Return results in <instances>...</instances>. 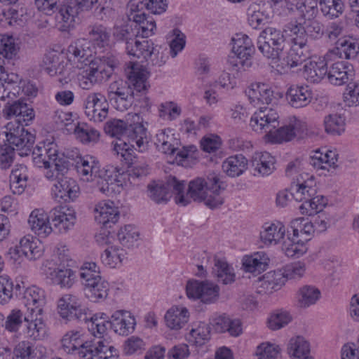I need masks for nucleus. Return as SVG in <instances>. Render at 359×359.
Masks as SVG:
<instances>
[{"instance_id": "49", "label": "nucleus", "mask_w": 359, "mask_h": 359, "mask_svg": "<svg viewBox=\"0 0 359 359\" xmlns=\"http://www.w3.org/2000/svg\"><path fill=\"white\" fill-rule=\"evenodd\" d=\"M210 327L205 323H200L196 327L192 328L186 338L192 346H201L210 339Z\"/></svg>"}, {"instance_id": "32", "label": "nucleus", "mask_w": 359, "mask_h": 359, "mask_svg": "<svg viewBox=\"0 0 359 359\" xmlns=\"http://www.w3.org/2000/svg\"><path fill=\"white\" fill-rule=\"evenodd\" d=\"M304 218H297L291 222V228L292 229L293 236L290 241V238L288 243L284 241L283 248L285 252V255L287 257L299 256L302 255L303 252L299 249V245L302 246L309 241L311 238L308 236H300L299 232V225L302 224V222H304Z\"/></svg>"}, {"instance_id": "48", "label": "nucleus", "mask_w": 359, "mask_h": 359, "mask_svg": "<svg viewBox=\"0 0 359 359\" xmlns=\"http://www.w3.org/2000/svg\"><path fill=\"white\" fill-rule=\"evenodd\" d=\"M80 306V300L76 296L66 294L58 300V313L62 318L69 320L73 316L74 311Z\"/></svg>"}, {"instance_id": "22", "label": "nucleus", "mask_w": 359, "mask_h": 359, "mask_svg": "<svg viewBox=\"0 0 359 359\" xmlns=\"http://www.w3.org/2000/svg\"><path fill=\"white\" fill-rule=\"evenodd\" d=\"M54 229L59 233H65L72 229L76 222L75 212L66 207H57L50 212Z\"/></svg>"}, {"instance_id": "7", "label": "nucleus", "mask_w": 359, "mask_h": 359, "mask_svg": "<svg viewBox=\"0 0 359 359\" xmlns=\"http://www.w3.org/2000/svg\"><path fill=\"white\" fill-rule=\"evenodd\" d=\"M337 47L330 49L325 55L324 59L311 60L304 65L303 74L304 78L311 83H318L325 76L328 81L337 84Z\"/></svg>"}, {"instance_id": "41", "label": "nucleus", "mask_w": 359, "mask_h": 359, "mask_svg": "<svg viewBox=\"0 0 359 359\" xmlns=\"http://www.w3.org/2000/svg\"><path fill=\"white\" fill-rule=\"evenodd\" d=\"M285 234V226L280 223L265 224L260 232L262 242L266 245H276Z\"/></svg>"}, {"instance_id": "23", "label": "nucleus", "mask_w": 359, "mask_h": 359, "mask_svg": "<svg viewBox=\"0 0 359 359\" xmlns=\"http://www.w3.org/2000/svg\"><path fill=\"white\" fill-rule=\"evenodd\" d=\"M55 14V26L61 32H68L79 22L78 15L80 11L78 7L70 5L60 4Z\"/></svg>"}, {"instance_id": "2", "label": "nucleus", "mask_w": 359, "mask_h": 359, "mask_svg": "<svg viewBox=\"0 0 359 359\" xmlns=\"http://www.w3.org/2000/svg\"><path fill=\"white\" fill-rule=\"evenodd\" d=\"M61 348L67 354H78L81 359H117L118 351L106 339L86 341L80 330H70L61 339Z\"/></svg>"}, {"instance_id": "19", "label": "nucleus", "mask_w": 359, "mask_h": 359, "mask_svg": "<svg viewBox=\"0 0 359 359\" xmlns=\"http://www.w3.org/2000/svg\"><path fill=\"white\" fill-rule=\"evenodd\" d=\"M109 103L102 93H90L85 100V114L90 121L102 122L108 115Z\"/></svg>"}, {"instance_id": "64", "label": "nucleus", "mask_w": 359, "mask_h": 359, "mask_svg": "<svg viewBox=\"0 0 359 359\" xmlns=\"http://www.w3.org/2000/svg\"><path fill=\"white\" fill-rule=\"evenodd\" d=\"M35 355L33 346L29 341H22L14 348L12 359H34Z\"/></svg>"}, {"instance_id": "57", "label": "nucleus", "mask_w": 359, "mask_h": 359, "mask_svg": "<svg viewBox=\"0 0 359 359\" xmlns=\"http://www.w3.org/2000/svg\"><path fill=\"white\" fill-rule=\"evenodd\" d=\"M124 258V250L115 246L107 248L101 255L102 263L110 268H116Z\"/></svg>"}, {"instance_id": "26", "label": "nucleus", "mask_w": 359, "mask_h": 359, "mask_svg": "<svg viewBox=\"0 0 359 359\" xmlns=\"http://www.w3.org/2000/svg\"><path fill=\"white\" fill-rule=\"evenodd\" d=\"M67 59L78 67L93 61L89 43L85 39H79L72 43L67 48Z\"/></svg>"}, {"instance_id": "44", "label": "nucleus", "mask_w": 359, "mask_h": 359, "mask_svg": "<svg viewBox=\"0 0 359 359\" xmlns=\"http://www.w3.org/2000/svg\"><path fill=\"white\" fill-rule=\"evenodd\" d=\"M189 313L184 307H172L165 315L166 325L172 330L181 329L189 320Z\"/></svg>"}, {"instance_id": "50", "label": "nucleus", "mask_w": 359, "mask_h": 359, "mask_svg": "<svg viewBox=\"0 0 359 359\" xmlns=\"http://www.w3.org/2000/svg\"><path fill=\"white\" fill-rule=\"evenodd\" d=\"M28 175L27 167L17 165L11 171L10 175L11 189L15 194H20L26 187Z\"/></svg>"}, {"instance_id": "62", "label": "nucleus", "mask_w": 359, "mask_h": 359, "mask_svg": "<svg viewBox=\"0 0 359 359\" xmlns=\"http://www.w3.org/2000/svg\"><path fill=\"white\" fill-rule=\"evenodd\" d=\"M117 237L123 246L130 248L138 240L139 232L135 226L128 224L121 228Z\"/></svg>"}, {"instance_id": "14", "label": "nucleus", "mask_w": 359, "mask_h": 359, "mask_svg": "<svg viewBox=\"0 0 359 359\" xmlns=\"http://www.w3.org/2000/svg\"><path fill=\"white\" fill-rule=\"evenodd\" d=\"M126 175L118 168L110 167L102 170V172L96 176V187L102 194L111 196L116 192H120L122 187L126 184Z\"/></svg>"}, {"instance_id": "31", "label": "nucleus", "mask_w": 359, "mask_h": 359, "mask_svg": "<svg viewBox=\"0 0 359 359\" xmlns=\"http://www.w3.org/2000/svg\"><path fill=\"white\" fill-rule=\"evenodd\" d=\"M113 36L117 41H125L126 51L128 55L132 56L141 43L137 40V33L135 31L133 25L125 24L120 26H114Z\"/></svg>"}, {"instance_id": "25", "label": "nucleus", "mask_w": 359, "mask_h": 359, "mask_svg": "<svg viewBox=\"0 0 359 359\" xmlns=\"http://www.w3.org/2000/svg\"><path fill=\"white\" fill-rule=\"evenodd\" d=\"M287 103L294 108L306 107L313 99V93L308 86L294 84L290 86L285 94Z\"/></svg>"}, {"instance_id": "37", "label": "nucleus", "mask_w": 359, "mask_h": 359, "mask_svg": "<svg viewBox=\"0 0 359 359\" xmlns=\"http://www.w3.org/2000/svg\"><path fill=\"white\" fill-rule=\"evenodd\" d=\"M337 153L327 150L325 153L320 150L314 151L309 158V164L317 170H326L332 174L336 170Z\"/></svg>"}, {"instance_id": "21", "label": "nucleus", "mask_w": 359, "mask_h": 359, "mask_svg": "<svg viewBox=\"0 0 359 359\" xmlns=\"http://www.w3.org/2000/svg\"><path fill=\"white\" fill-rule=\"evenodd\" d=\"M232 52L236 55L239 60L236 65L240 64L243 67H250V61L255 53V48L252 40L243 34H236L231 39Z\"/></svg>"}, {"instance_id": "20", "label": "nucleus", "mask_w": 359, "mask_h": 359, "mask_svg": "<svg viewBox=\"0 0 359 359\" xmlns=\"http://www.w3.org/2000/svg\"><path fill=\"white\" fill-rule=\"evenodd\" d=\"M39 311L25 313L22 332L25 337L34 341L43 340L47 337V327L43 313H39Z\"/></svg>"}, {"instance_id": "59", "label": "nucleus", "mask_w": 359, "mask_h": 359, "mask_svg": "<svg viewBox=\"0 0 359 359\" xmlns=\"http://www.w3.org/2000/svg\"><path fill=\"white\" fill-rule=\"evenodd\" d=\"M25 324V314L18 309L11 311L4 321L3 327L9 332L16 333Z\"/></svg>"}, {"instance_id": "9", "label": "nucleus", "mask_w": 359, "mask_h": 359, "mask_svg": "<svg viewBox=\"0 0 359 359\" xmlns=\"http://www.w3.org/2000/svg\"><path fill=\"white\" fill-rule=\"evenodd\" d=\"M67 172H55L48 170L44 172L45 177L49 181H55L51 193L58 202L73 201L79 196V186L76 180L65 176Z\"/></svg>"}, {"instance_id": "39", "label": "nucleus", "mask_w": 359, "mask_h": 359, "mask_svg": "<svg viewBox=\"0 0 359 359\" xmlns=\"http://www.w3.org/2000/svg\"><path fill=\"white\" fill-rule=\"evenodd\" d=\"M24 304L27 309V312L43 313V307L46 304V295L43 290L32 286L25 290L24 292Z\"/></svg>"}, {"instance_id": "38", "label": "nucleus", "mask_w": 359, "mask_h": 359, "mask_svg": "<svg viewBox=\"0 0 359 359\" xmlns=\"http://www.w3.org/2000/svg\"><path fill=\"white\" fill-rule=\"evenodd\" d=\"M275 158L269 153H255L252 158L251 166L255 176H267L275 169Z\"/></svg>"}, {"instance_id": "58", "label": "nucleus", "mask_w": 359, "mask_h": 359, "mask_svg": "<svg viewBox=\"0 0 359 359\" xmlns=\"http://www.w3.org/2000/svg\"><path fill=\"white\" fill-rule=\"evenodd\" d=\"M74 131L76 137L83 143L95 142L100 137V133L86 123L74 126Z\"/></svg>"}, {"instance_id": "18", "label": "nucleus", "mask_w": 359, "mask_h": 359, "mask_svg": "<svg viewBox=\"0 0 359 359\" xmlns=\"http://www.w3.org/2000/svg\"><path fill=\"white\" fill-rule=\"evenodd\" d=\"M279 115L276 110L269 107H260L250 118V125L255 132L269 135L279 126Z\"/></svg>"}, {"instance_id": "34", "label": "nucleus", "mask_w": 359, "mask_h": 359, "mask_svg": "<svg viewBox=\"0 0 359 359\" xmlns=\"http://www.w3.org/2000/svg\"><path fill=\"white\" fill-rule=\"evenodd\" d=\"M50 219V215H48L43 210L35 209L29 217L28 224L32 231L39 237L46 238L53 231Z\"/></svg>"}, {"instance_id": "55", "label": "nucleus", "mask_w": 359, "mask_h": 359, "mask_svg": "<svg viewBox=\"0 0 359 359\" xmlns=\"http://www.w3.org/2000/svg\"><path fill=\"white\" fill-rule=\"evenodd\" d=\"M14 253L18 257L25 256L29 259H35L41 255L36 243L29 238L24 237L14 249Z\"/></svg>"}, {"instance_id": "3", "label": "nucleus", "mask_w": 359, "mask_h": 359, "mask_svg": "<svg viewBox=\"0 0 359 359\" xmlns=\"http://www.w3.org/2000/svg\"><path fill=\"white\" fill-rule=\"evenodd\" d=\"M226 188L220 175L210 173L205 177H196L189 183L187 194L196 202H204L210 209H215L224 203L220 194Z\"/></svg>"}, {"instance_id": "43", "label": "nucleus", "mask_w": 359, "mask_h": 359, "mask_svg": "<svg viewBox=\"0 0 359 359\" xmlns=\"http://www.w3.org/2000/svg\"><path fill=\"white\" fill-rule=\"evenodd\" d=\"M222 167L228 176L238 177L247 169L248 160L242 154L231 156L222 163Z\"/></svg>"}, {"instance_id": "53", "label": "nucleus", "mask_w": 359, "mask_h": 359, "mask_svg": "<svg viewBox=\"0 0 359 359\" xmlns=\"http://www.w3.org/2000/svg\"><path fill=\"white\" fill-rule=\"evenodd\" d=\"M338 57L345 59H353L355 57L359 52V45L355 39L351 36H346L338 39Z\"/></svg>"}, {"instance_id": "36", "label": "nucleus", "mask_w": 359, "mask_h": 359, "mask_svg": "<svg viewBox=\"0 0 359 359\" xmlns=\"http://www.w3.org/2000/svg\"><path fill=\"white\" fill-rule=\"evenodd\" d=\"M210 325L217 333L229 332L232 337H238L242 332V325L238 319H231L225 314L213 317Z\"/></svg>"}, {"instance_id": "45", "label": "nucleus", "mask_w": 359, "mask_h": 359, "mask_svg": "<svg viewBox=\"0 0 359 359\" xmlns=\"http://www.w3.org/2000/svg\"><path fill=\"white\" fill-rule=\"evenodd\" d=\"M233 271V268L229 265L225 259L214 258V266L212 273L217 278L218 282L224 285L234 282L235 273Z\"/></svg>"}, {"instance_id": "12", "label": "nucleus", "mask_w": 359, "mask_h": 359, "mask_svg": "<svg viewBox=\"0 0 359 359\" xmlns=\"http://www.w3.org/2000/svg\"><path fill=\"white\" fill-rule=\"evenodd\" d=\"M80 72L77 74L79 86L84 90L92 88L95 84L107 81L111 76L104 64L100 60L90 61L83 65H78Z\"/></svg>"}, {"instance_id": "8", "label": "nucleus", "mask_w": 359, "mask_h": 359, "mask_svg": "<svg viewBox=\"0 0 359 359\" xmlns=\"http://www.w3.org/2000/svg\"><path fill=\"white\" fill-rule=\"evenodd\" d=\"M149 198L156 203H166L171 197V193L176 194L177 204L186 206L189 199L184 195V181H179L175 176H169L165 184L153 182L147 187Z\"/></svg>"}, {"instance_id": "15", "label": "nucleus", "mask_w": 359, "mask_h": 359, "mask_svg": "<svg viewBox=\"0 0 359 359\" xmlns=\"http://www.w3.org/2000/svg\"><path fill=\"white\" fill-rule=\"evenodd\" d=\"M138 59L147 62L149 67H160L163 66L168 59V52L161 46L154 43L151 40H143L132 55Z\"/></svg>"}, {"instance_id": "1", "label": "nucleus", "mask_w": 359, "mask_h": 359, "mask_svg": "<svg viewBox=\"0 0 359 359\" xmlns=\"http://www.w3.org/2000/svg\"><path fill=\"white\" fill-rule=\"evenodd\" d=\"M125 72L133 88L123 80L115 81L109 85L106 97L108 102L121 111L128 110L133 105L134 90L141 93L145 91L148 86L147 72L138 63L130 62Z\"/></svg>"}, {"instance_id": "46", "label": "nucleus", "mask_w": 359, "mask_h": 359, "mask_svg": "<svg viewBox=\"0 0 359 359\" xmlns=\"http://www.w3.org/2000/svg\"><path fill=\"white\" fill-rule=\"evenodd\" d=\"M88 36L95 48L102 50L109 45L110 33L102 25L95 24L89 26Z\"/></svg>"}, {"instance_id": "27", "label": "nucleus", "mask_w": 359, "mask_h": 359, "mask_svg": "<svg viewBox=\"0 0 359 359\" xmlns=\"http://www.w3.org/2000/svg\"><path fill=\"white\" fill-rule=\"evenodd\" d=\"M41 144H43L42 151L48 154V161H51L53 171L68 172L70 162L63 153L59 151L57 143L46 140Z\"/></svg>"}, {"instance_id": "52", "label": "nucleus", "mask_w": 359, "mask_h": 359, "mask_svg": "<svg viewBox=\"0 0 359 359\" xmlns=\"http://www.w3.org/2000/svg\"><path fill=\"white\" fill-rule=\"evenodd\" d=\"M296 187V192L294 194V198L297 201H303L304 203L316 195V182L312 176L308 177L302 182H298Z\"/></svg>"}, {"instance_id": "10", "label": "nucleus", "mask_w": 359, "mask_h": 359, "mask_svg": "<svg viewBox=\"0 0 359 359\" xmlns=\"http://www.w3.org/2000/svg\"><path fill=\"white\" fill-rule=\"evenodd\" d=\"M285 43V39L283 32L272 27L264 29L257 39L258 50L269 59L279 57Z\"/></svg>"}, {"instance_id": "17", "label": "nucleus", "mask_w": 359, "mask_h": 359, "mask_svg": "<svg viewBox=\"0 0 359 359\" xmlns=\"http://www.w3.org/2000/svg\"><path fill=\"white\" fill-rule=\"evenodd\" d=\"M306 130L304 123L293 117L287 123L277 127L271 133L266 135V137L272 143H282L291 141L297 136H301Z\"/></svg>"}, {"instance_id": "61", "label": "nucleus", "mask_w": 359, "mask_h": 359, "mask_svg": "<svg viewBox=\"0 0 359 359\" xmlns=\"http://www.w3.org/2000/svg\"><path fill=\"white\" fill-rule=\"evenodd\" d=\"M342 102L346 107L359 106V80L344 87L342 92Z\"/></svg>"}, {"instance_id": "35", "label": "nucleus", "mask_w": 359, "mask_h": 359, "mask_svg": "<svg viewBox=\"0 0 359 359\" xmlns=\"http://www.w3.org/2000/svg\"><path fill=\"white\" fill-rule=\"evenodd\" d=\"M76 170L83 180L94 181L102 172L100 162L93 156L79 157L76 161Z\"/></svg>"}, {"instance_id": "24", "label": "nucleus", "mask_w": 359, "mask_h": 359, "mask_svg": "<svg viewBox=\"0 0 359 359\" xmlns=\"http://www.w3.org/2000/svg\"><path fill=\"white\" fill-rule=\"evenodd\" d=\"M95 220L105 229L111 228L119 219V211L111 201H102L95 207Z\"/></svg>"}, {"instance_id": "28", "label": "nucleus", "mask_w": 359, "mask_h": 359, "mask_svg": "<svg viewBox=\"0 0 359 359\" xmlns=\"http://www.w3.org/2000/svg\"><path fill=\"white\" fill-rule=\"evenodd\" d=\"M128 16L133 25L137 36L140 35L143 38H148L154 34L156 22L152 16L147 15L144 12L140 11H132Z\"/></svg>"}, {"instance_id": "6", "label": "nucleus", "mask_w": 359, "mask_h": 359, "mask_svg": "<svg viewBox=\"0 0 359 359\" xmlns=\"http://www.w3.org/2000/svg\"><path fill=\"white\" fill-rule=\"evenodd\" d=\"M90 329L97 332L98 339H103L108 328L121 336H128L135 330L136 320L131 313L126 310H117L109 318L106 313H100V318L94 319Z\"/></svg>"}, {"instance_id": "33", "label": "nucleus", "mask_w": 359, "mask_h": 359, "mask_svg": "<svg viewBox=\"0 0 359 359\" xmlns=\"http://www.w3.org/2000/svg\"><path fill=\"white\" fill-rule=\"evenodd\" d=\"M71 267L66 266H57L53 269L49 267L46 271L47 277L54 285L61 288H70L76 280V272Z\"/></svg>"}, {"instance_id": "51", "label": "nucleus", "mask_w": 359, "mask_h": 359, "mask_svg": "<svg viewBox=\"0 0 359 359\" xmlns=\"http://www.w3.org/2000/svg\"><path fill=\"white\" fill-rule=\"evenodd\" d=\"M320 291L313 285H304L299 288L297 294L298 303L302 308L315 304L320 298Z\"/></svg>"}, {"instance_id": "56", "label": "nucleus", "mask_w": 359, "mask_h": 359, "mask_svg": "<svg viewBox=\"0 0 359 359\" xmlns=\"http://www.w3.org/2000/svg\"><path fill=\"white\" fill-rule=\"evenodd\" d=\"M288 353L294 358H304L309 357L310 352L309 344L302 337L298 336L292 338L288 344Z\"/></svg>"}, {"instance_id": "16", "label": "nucleus", "mask_w": 359, "mask_h": 359, "mask_svg": "<svg viewBox=\"0 0 359 359\" xmlns=\"http://www.w3.org/2000/svg\"><path fill=\"white\" fill-rule=\"evenodd\" d=\"M189 299H200L205 304L215 302L219 297V287L209 281L189 280L186 287Z\"/></svg>"}, {"instance_id": "5", "label": "nucleus", "mask_w": 359, "mask_h": 359, "mask_svg": "<svg viewBox=\"0 0 359 359\" xmlns=\"http://www.w3.org/2000/svg\"><path fill=\"white\" fill-rule=\"evenodd\" d=\"M284 32L291 42V48L284 60L290 67H297L311 57V48L303 22L294 20L288 22Z\"/></svg>"}, {"instance_id": "13", "label": "nucleus", "mask_w": 359, "mask_h": 359, "mask_svg": "<svg viewBox=\"0 0 359 359\" xmlns=\"http://www.w3.org/2000/svg\"><path fill=\"white\" fill-rule=\"evenodd\" d=\"M6 137L8 144L19 151L21 156H29L35 141V136L24 128L23 124L10 122L6 125Z\"/></svg>"}, {"instance_id": "29", "label": "nucleus", "mask_w": 359, "mask_h": 359, "mask_svg": "<svg viewBox=\"0 0 359 359\" xmlns=\"http://www.w3.org/2000/svg\"><path fill=\"white\" fill-rule=\"evenodd\" d=\"M318 2L320 9L327 20L337 17V0H309L306 1L305 20L313 18L318 13Z\"/></svg>"}, {"instance_id": "54", "label": "nucleus", "mask_w": 359, "mask_h": 359, "mask_svg": "<svg viewBox=\"0 0 359 359\" xmlns=\"http://www.w3.org/2000/svg\"><path fill=\"white\" fill-rule=\"evenodd\" d=\"M83 288L102 278L99 266L95 262H86L80 269L79 273Z\"/></svg>"}, {"instance_id": "60", "label": "nucleus", "mask_w": 359, "mask_h": 359, "mask_svg": "<svg viewBox=\"0 0 359 359\" xmlns=\"http://www.w3.org/2000/svg\"><path fill=\"white\" fill-rule=\"evenodd\" d=\"M326 203L327 200L323 196L315 195L304 202L299 206V210L303 215H313L320 212Z\"/></svg>"}, {"instance_id": "30", "label": "nucleus", "mask_w": 359, "mask_h": 359, "mask_svg": "<svg viewBox=\"0 0 359 359\" xmlns=\"http://www.w3.org/2000/svg\"><path fill=\"white\" fill-rule=\"evenodd\" d=\"M250 102L255 107L262 104H269L274 98L273 91L268 84L264 83H252L245 90Z\"/></svg>"}, {"instance_id": "47", "label": "nucleus", "mask_w": 359, "mask_h": 359, "mask_svg": "<svg viewBox=\"0 0 359 359\" xmlns=\"http://www.w3.org/2000/svg\"><path fill=\"white\" fill-rule=\"evenodd\" d=\"M86 297L90 301L96 302L104 300L108 296L109 285L102 278H98L95 283L83 288Z\"/></svg>"}, {"instance_id": "11", "label": "nucleus", "mask_w": 359, "mask_h": 359, "mask_svg": "<svg viewBox=\"0 0 359 359\" xmlns=\"http://www.w3.org/2000/svg\"><path fill=\"white\" fill-rule=\"evenodd\" d=\"M156 147L165 154L172 155L176 153V159L182 161L187 158L196 157V147L190 145L179 149L180 140L170 130H161L156 134Z\"/></svg>"}, {"instance_id": "42", "label": "nucleus", "mask_w": 359, "mask_h": 359, "mask_svg": "<svg viewBox=\"0 0 359 359\" xmlns=\"http://www.w3.org/2000/svg\"><path fill=\"white\" fill-rule=\"evenodd\" d=\"M269 260V258L263 252L245 255L242 259L243 268L246 272L259 274L266 270Z\"/></svg>"}, {"instance_id": "40", "label": "nucleus", "mask_w": 359, "mask_h": 359, "mask_svg": "<svg viewBox=\"0 0 359 359\" xmlns=\"http://www.w3.org/2000/svg\"><path fill=\"white\" fill-rule=\"evenodd\" d=\"M5 65V60L0 57V100L9 97L11 93L15 95L14 85L20 81L17 74L8 73Z\"/></svg>"}, {"instance_id": "63", "label": "nucleus", "mask_w": 359, "mask_h": 359, "mask_svg": "<svg viewBox=\"0 0 359 359\" xmlns=\"http://www.w3.org/2000/svg\"><path fill=\"white\" fill-rule=\"evenodd\" d=\"M129 123H126L121 119H113L108 121L104 128L107 134L111 137H116V140L123 139V135L126 129H128Z\"/></svg>"}, {"instance_id": "4", "label": "nucleus", "mask_w": 359, "mask_h": 359, "mask_svg": "<svg viewBox=\"0 0 359 359\" xmlns=\"http://www.w3.org/2000/svg\"><path fill=\"white\" fill-rule=\"evenodd\" d=\"M134 123H129L123 139L116 140L114 143V151L116 156H121V161L129 163L132 161L134 150L144 152L148 149L149 138L147 129L142 122L137 114L133 115Z\"/></svg>"}]
</instances>
